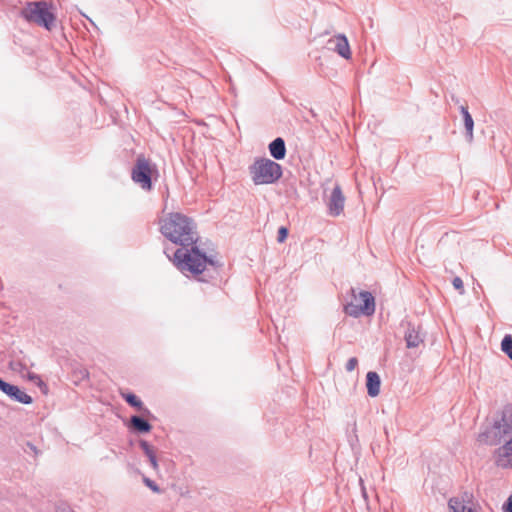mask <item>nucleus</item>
<instances>
[{"mask_svg":"<svg viewBox=\"0 0 512 512\" xmlns=\"http://www.w3.org/2000/svg\"><path fill=\"white\" fill-rule=\"evenodd\" d=\"M159 224L161 234L180 246L172 257L168 248L164 249V254L180 272H188L200 282L217 279L224 264L200 248L197 224L193 218L180 212H170L160 219Z\"/></svg>","mask_w":512,"mask_h":512,"instance_id":"f257e3e1","label":"nucleus"},{"mask_svg":"<svg viewBox=\"0 0 512 512\" xmlns=\"http://www.w3.org/2000/svg\"><path fill=\"white\" fill-rule=\"evenodd\" d=\"M512 437V404H506L501 417L496 419L492 426L480 432L477 440L485 445H498L504 438Z\"/></svg>","mask_w":512,"mask_h":512,"instance_id":"f03ea898","label":"nucleus"},{"mask_svg":"<svg viewBox=\"0 0 512 512\" xmlns=\"http://www.w3.org/2000/svg\"><path fill=\"white\" fill-rule=\"evenodd\" d=\"M20 15L27 22L34 23L48 31L55 27L56 15L53 12V6L45 0L26 2Z\"/></svg>","mask_w":512,"mask_h":512,"instance_id":"7ed1b4c3","label":"nucleus"},{"mask_svg":"<svg viewBox=\"0 0 512 512\" xmlns=\"http://www.w3.org/2000/svg\"><path fill=\"white\" fill-rule=\"evenodd\" d=\"M249 173L255 185L273 184L283 174L282 166L268 158H259L249 166Z\"/></svg>","mask_w":512,"mask_h":512,"instance_id":"20e7f679","label":"nucleus"},{"mask_svg":"<svg viewBox=\"0 0 512 512\" xmlns=\"http://www.w3.org/2000/svg\"><path fill=\"white\" fill-rule=\"evenodd\" d=\"M159 171L156 164H153L143 154L137 156L131 169V179L144 191H151L154 188L153 182L157 181Z\"/></svg>","mask_w":512,"mask_h":512,"instance_id":"39448f33","label":"nucleus"},{"mask_svg":"<svg viewBox=\"0 0 512 512\" xmlns=\"http://www.w3.org/2000/svg\"><path fill=\"white\" fill-rule=\"evenodd\" d=\"M351 295L354 299H360L362 304L356 305L352 302L344 305V313L348 316L358 318L361 315L372 316L375 313V297L369 291L361 290L357 292V289L351 288Z\"/></svg>","mask_w":512,"mask_h":512,"instance_id":"423d86ee","label":"nucleus"},{"mask_svg":"<svg viewBox=\"0 0 512 512\" xmlns=\"http://www.w3.org/2000/svg\"><path fill=\"white\" fill-rule=\"evenodd\" d=\"M0 391L6 394L11 400L21 404H31L33 398L17 385L10 384L0 377Z\"/></svg>","mask_w":512,"mask_h":512,"instance_id":"0eeeda50","label":"nucleus"},{"mask_svg":"<svg viewBox=\"0 0 512 512\" xmlns=\"http://www.w3.org/2000/svg\"><path fill=\"white\" fill-rule=\"evenodd\" d=\"M345 200L341 186L336 184L327 201L329 215L339 216L344 210Z\"/></svg>","mask_w":512,"mask_h":512,"instance_id":"6e6552de","label":"nucleus"},{"mask_svg":"<svg viewBox=\"0 0 512 512\" xmlns=\"http://www.w3.org/2000/svg\"><path fill=\"white\" fill-rule=\"evenodd\" d=\"M495 465L502 469H512V437L495 450Z\"/></svg>","mask_w":512,"mask_h":512,"instance_id":"1a4fd4ad","label":"nucleus"},{"mask_svg":"<svg viewBox=\"0 0 512 512\" xmlns=\"http://www.w3.org/2000/svg\"><path fill=\"white\" fill-rule=\"evenodd\" d=\"M129 429L137 434H146L152 430V425L147 419L139 415H132L128 424Z\"/></svg>","mask_w":512,"mask_h":512,"instance_id":"9d476101","label":"nucleus"},{"mask_svg":"<svg viewBox=\"0 0 512 512\" xmlns=\"http://www.w3.org/2000/svg\"><path fill=\"white\" fill-rule=\"evenodd\" d=\"M121 396L129 406H131V407L135 408L136 410H138L139 412L143 413L148 418H152V419L155 418L154 415L151 413V411L147 407L144 406L141 399L138 396H136L134 393H131V392L121 393Z\"/></svg>","mask_w":512,"mask_h":512,"instance_id":"9b49d317","label":"nucleus"},{"mask_svg":"<svg viewBox=\"0 0 512 512\" xmlns=\"http://www.w3.org/2000/svg\"><path fill=\"white\" fill-rule=\"evenodd\" d=\"M404 339L408 348H416L424 341L423 336L420 334L419 327L416 328L411 323L407 324Z\"/></svg>","mask_w":512,"mask_h":512,"instance_id":"f8f14e48","label":"nucleus"},{"mask_svg":"<svg viewBox=\"0 0 512 512\" xmlns=\"http://www.w3.org/2000/svg\"><path fill=\"white\" fill-rule=\"evenodd\" d=\"M330 44H334V50L344 59L351 58V50L349 46L348 39L345 35L339 34L336 39L329 40Z\"/></svg>","mask_w":512,"mask_h":512,"instance_id":"ddd939ff","label":"nucleus"},{"mask_svg":"<svg viewBox=\"0 0 512 512\" xmlns=\"http://www.w3.org/2000/svg\"><path fill=\"white\" fill-rule=\"evenodd\" d=\"M270 155L275 160H283L286 157L287 149L285 141L282 137H277L268 145Z\"/></svg>","mask_w":512,"mask_h":512,"instance_id":"4468645a","label":"nucleus"},{"mask_svg":"<svg viewBox=\"0 0 512 512\" xmlns=\"http://www.w3.org/2000/svg\"><path fill=\"white\" fill-rule=\"evenodd\" d=\"M381 379L377 372L369 371L366 375L367 394L376 397L380 393Z\"/></svg>","mask_w":512,"mask_h":512,"instance_id":"2eb2a0df","label":"nucleus"},{"mask_svg":"<svg viewBox=\"0 0 512 512\" xmlns=\"http://www.w3.org/2000/svg\"><path fill=\"white\" fill-rule=\"evenodd\" d=\"M451 512H476L472 507L467 506L458 498H451L448 502Z\"/></svg>","mask_w":512,"mask_h":512,"instance_id":"dca6fc26","label":"nucleus"},{"mask_svg":"<svg viewBox=\"0 0 512 512\" xmlns=\"http://www.w3.org/2000/svg\"><path fill=\"white\" fill-rule=\"evenodd\" d=\"M464 128H465V138L468 143H472L473 141V129H474V120L471 114L465 115L463 118Z\"/></svg>","mask_w":512,"mask_h":512,"instance_id":"f3484780","label":"nucleus"},{"mask_svg":"<svg viewBox=\"0 0 512 512\" xmlns=\"http://www.w3.org/2000/svg\"><path fill=\"white\" fill-rule=\"evenodd\" d=\"M502 351L512 360V335H505L501 341Z\"/></svg>","mask_w":512,"mask_h":512,"instance_id":"a211bd4d","label":"nucleus"},{"mask_svg":"<svg viewBox=\"0 0 512 512\" xmlns=\"http://www.w3.org/2000/svg\"><path fill=\"white\" fill-rule=\"evenodd\" d=\"M138 443L147 458H150L156 454L154 447L151 446L146 440L140 439Z\"/></svg>","mask_w":512,"mask_h":512,"instance_id":"6ab92c4d","label":"nucleus"},{"mask_svg":"<svg viewBox=\"0 0 512 512\" xmlns=\"http://www.w3.org/2000/svg\"><path fill=\"white\" fill-rule=\"evenodd\" d=\"M288 234H289V230L287 227H285V226L279 227L278 232H277V241L279 243L285 242V240L288 237Z\"/></svg>","mask_w":512,"mask_h":512,"instance_id":"aec40b11","label":"nucleus"},{"mask_svg":"<svg viewBox=\"0 0 512 512\" xmlns=\"http://www.w3.org/2000/svg\"><path fill=\"white\" fill-rule=\"evenodd\" d=\"M452 285L453 287L459 291L460 294H463L464 293V284H463V281L460 277H455L453 280H452Z\"/></svg>","mask_w":512,"mask_h":512,"instance_id":"412c9836","label":"nucleus"},{"mask_svg":"<svg viewBox=\"0 0 512 512\" xmlns=\"http://www.w3.org/2000/svg\"><path fill=\"white\" fill-rule=\"evenodd\" d=\"M143 482L145 483V485L147 487H149L153 492H156V493H159L160 492V488L159 486L155 483V481L151 480L150 478L148 477H144L143 478Z\"/></svg>","mask_w":512,"mask_h":512,"instance_id":"4be33fe9","label":"nucleus"},{"mask_svg":"<svg viewBox=\"0 0 512 512\" xmlns=\"http://www.w3.org/2000/svg\"><path fill=\"white\" fill-rule=\"evenodd\" d=\"M358 365V359L356 357H351L346 365H345V369L347 372H352Z\"/></svg>","mask_w":512,"mask_h":512,"instance_id":"5701e85b","label":"nucleus"},{"mask_svg":"<svg viewBox=\"0 0 512 512\" xmlns=\"http://www.w3.org/2000/svg\"><path fill=\"white\" fill-rule=\"evenodd\" d=\"M9 366L12 370L14 371H23L24 369H26V365L23 364L21 361H11L9 363Z\"/></svg>","mask_w":512,"mask_h":512,"instance_id":"b1692460","label":"nucleus"},{"mask_svg":"<svg viewBox=\"0 0 512 512\" xmlns=\"http://www.w3.org/2000/svg\"><path fill=\"white\" fill-rule=\"evenodd\" d=\"M502 510L503 512H512V494L504 502Z\"/></svg>","mask_w":512,"mask_h":512,"instance_id":"393cba45","label":"nucleus"},{"mask_svg":"<svg viewBox=\"0 0 512 512\" xmlns=\"http://www.w3.org/2000/svg\"><path fill=\"white\" fill-rule=\"evenodd\" d=\"M151 466L153 467V469H158V461H157V457H156V454L150 458H148Z\"/></svg>","mask_w":512,"mask_h":512,"instance_id":"a878e982","label":"nucleus"},{"mask_svg":"<svg viewBox=\"0 0 512 512\" xmlns=\"http://www.w3.org/2000/svg\"><path fill=\"white\" fill-rule=\"evenodd\" d=\"M459 109L463 118H465V115L470 114V112L468 111V106L466 105H461Z\"/></svg>","mask_w":512,"mask_h":512,"instance_id":"bb28decb","label":"nucleus"},{"mask_svg":"<svg viewBox=\"0 0 512 512\" xmlns=\"http://www.w3.org/2000/svg\"><path fill=\"white\" fill-rule=\"evenodd\" d=\"M27 447H28L31 451H33V453H34L35 455H38L39 450L37 449V447H36L34 444H32L31 442H27Z\"/></svg>","mask_w":512,"mask_h":512,"instance_id":"cd10ccee","label":"nucleus"},{"mask_svg":"<svg viewBox=\"0 0 512 512\" xmlns=\"http://www.w3.org/2000/svg\"><path fill=\"white\" fill-rule=\"evenodd\" d=\"M28 378H29L30 380H34V379L39 378V377H38L37 375H35V374H29V375H28Z\"/></svg>","mask_w":512,"mask_h":512,"instance_id":"c85d7f7f","label":"nucleus"},{"mask_svg":"<svg viewBox=\"0 0 512 512\" xmlns=\"http://www.w3.org/2000/svg\"><path fill=\"white\" fill-rule=\"evenodd\" d=\"M88 376H89L88 371H87V370H84V372H83V378H84V377H88Z\"/></svg>","mask_w":512,"mask_h":512,"instance_id":"c756f323","label":"nucleus"},{"mask_svg":"<svg viewBox=\"0 0 512 512\" xmlns=\"http://www.w3.org/2000/svg\"><path fill=\"white\" fill-rule=\"evenodd\" d=\"M310 112H311L313 117H316V114H315L314 110L311 109Z\"/></svg>","mask_w":512,"mask_h":512,"instance_id":"7c9ffc66","label":"nucleus"},{"mask_svg":"<svg viewBox=\"0 0 512 512\" xmlns=\"http://www.w3.org/2000/svg\"><path fill=\"white\" fill-rule=\"evenodd\" d=\"M452 100L455 101V103H459V100L455 99L454 97H452Z\"/></svg>","mask_w":512,"mask_h":512,"instance_id":"2f4dec72","label":"nucleus"}]
</instances>
